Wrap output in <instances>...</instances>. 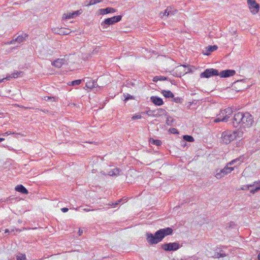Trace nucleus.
<instances>
[{
  "label": "nucleus",
  "mask_w": 260,
  "mask_h": 260,
  "mask_svg": "<svg viewBox=\"0 0 260 260\" xmlns=\"http://www.w3.org/2000/svg\"><path fill=\"white\" fill-rule=\"evenodd\" d=\"M159 78H158L159 81H164V80H168V78L166 77L162 76H159Z\"/></svg>",
  "instance_id": "79ce46f5"
},
{
  "label": "nucleus",
  "mask_w": 260,
  "mask_h": 260,
  "mask_svg": "<svg viewBox=\"0 0 260 260\" xmlns=\"http://www.w3.org/2000/svg\"><path fill=\"white\" fill-rule=\"evenodd\" d=\"M221 119H222V118L220 117V115L219 114L218 117L215 120V122H220V121H222V120H221Z\"/></svg>",
  "instance_id": "a18cd8bd"
},
{
  "label": "nucleus",
  "mask_w": 260,
  "mask_h": 260,
  "mask_svg": "<svg viewBox=\"0 0 260 260\" xmlns=\"http://www.w3.org/2000/svg\"><path fill=\"white\" fill-rule=\"evenodd\" d=\"M4 140H5V139L0 138V142L3 141Z\"/></svg>",
  "instance_id": "bf43d9fd"
},
{
  "label": "nucleus",
  "mask_w": 260,
  "mask_h": 260,
  "mask_svg": "<svg viewBox=\"0 0 260 260\" xmlns=\"http://www.w3.org/2000/svg\"><path fill=\"white\" fill-rule=\"evenodd\" d=\"M181 260H197L196 258L195 257H188L187 258H185V259H182Z\"/></svg>",
  "instance_id": "603ef678"
},
{
  "label": "nucleus",
  "mask_w": 260,
  "mask_h": 260,
  "mask_svg": "<svg viewBox=\"0 0 260 260\" xmlns=\"http://www.w3.org/2000/svg\"><path fill=\"white\" fill-rule=\"evenodd\" d=\"M16 42V41H15V39H13L10 42H8V44H14Z\"/></svg>",
  "instance_id": "5fc2aeb1"
},
{
  "label": "nucleus",
  "mask_w": 260,
  "mask_h": 260,
  "mask_svg": "<svg viewBox=\"0 0 260 260\" xmlns=\"http://www.w3.org/2000/svg\"><path fill=\"white\" fill-rule=\"evenodd\" d=\"M154 112V110H148L145 112L146 114H147L148 116H152L154 117V113L153 112Z\"/></svg>",
  "instance_id": "c9c22d12"
},
{
  "label": "nucleus",
  "mask_w": 260,
  "mask_h": 260,
  "mask_svg": "<svg viewBox=\"0 0 260 260\" xmlns=\"http://www.w3.org/2000/svg\"><path fill=\"white\" fill-rule=\"evenodd\" d=\"M161 248L167 251H175L180 248V245L177 242L169 243L162 244Z\"/></svg>",
  "instance_id": "0eeeda50"
},
{
  "label": "nucleus",
  "mask_w": 260,
  "mask_h": 260,
  "mask_svg": "<svg viewBox=\"0 0 260 260\" xmlns=\"http://www.w3.org/2000/svg\"><path fill=\"white\" fill-rule=\"evenodd\" d=\"M183 140L181 141L182 143L185 144V141L189 142H192L194 141V138L191 136L189 135H184L183 136Z\"/></svg>",
  "instance_id": "6ab92c4d"
},
{
  "label": "nucleus",
  "mask_w": 260,
  "mask_h": 260,
  "mask_svg": "<svg viewBox=\"0 0 260 260\" xmlns=\"http://www.w3.org/2000/svg\"><path fill=\"white\" fill-rule=\"evenodd\" d=\"M215 256L217 258L224 257L226 254L221 248H217L215 250Z\"/></svg>",
  "instance_id": "f3484780"
},
{
  "label": "nucleus",
  "mask_w": 260,
  "mask_h": 260,
  "mask_svg": "<svg viewBox=\"0 0 260 260\" xmlns=\"http://www.w3.org/2000/svg\"><path fill=\"white\" fill-rule=\"evenodd\" d=\"M191 71V69H188V71L187 72H186L185 73H187L188 72H190Z\"/></svg>",
  "instance_id": "052dcab7"
},
{
  "label": "nucleus",
  "mask_w": 260,
  "mask_h": 260,
  "mask_svg": "<svg viewBox=\"0 0 260 260\" xmlns=\"http://www.w3.org/2000/svg\"><path fill=\"white\" fill-rule=\"evenodd\" d=\"M121 19V15L115 16L111 18L105 19L104 21L102 22L101 25L104 27H107L109 25H113L115 23L119 22Z\"/></svg>",
  "instance_id": "20e7f679"
},
{
  "label": "nucleus",
  "mask_w": 260,
  "mask_h": 260,
  "mask_svg": "<svg viewBox=\"0 0 260 260\" xmlns=\"http://www.w3.org/2000/svg\"><path fill=\"white\" fill-rule=\"evenodd\" d=\"M236 74V71L234 70H225L222 71L220 73H219L218 76H219L221 78H227L231 76H234Z\"/></svg>",
  "instance_id": "9d476101"
},
{
  "label": "nucleus",
  "mask_w": 260,
  "mask_h": 260,
  "mask_svg": "<svg viewBox=\"0 0 260 260\" xmlns=\"http://www.w3.org/2000/svg\"><path fill=\"white\" fill-rule=\"evenodd\" d=\"M173 99V101L176 103H180V104H181L183 103V99L181 98H180V97H174V98H172Z\"/></svg>",
  "instance_id": "cd10ccee"
},
{
  "label": "nucleus",
  "mask_w": 260,
  "mask_h": 260,
  "mask_svg": "<svg viewBox=\"0 0 260 260\" xmlns=\"http://www.w3.org/2000/svg\"><path fill=\"white\" fill-rule=\"evenodd\" d=\"M234 167H229L227 165L223 169H221L219 171V172H217L215 174V177L217 179H220L225 175L230 173L233 170H234Z\"/></svg>",
  "instance_id": "6e6552de"
},
{
  "label": "nucleus",
  "mask_w": 260,
  "mask_h": 260,
  "mask_svg": "<svg viewBox=\"0 0 260 260\" xmlns=\"http://www.w3.org/2000/svg\"><path fill=\"white\" fill-rule=\"evenodd\" d=\"M182 66H183V67H185V68L187 67V66H186V65H183Z\"/></svg>",
  "instance_id": "e2e57ef3"
},
{
  "label": "nucleus",
  "mask_w": 260,
  "mask_h": 260,
  "mask_svg": "<svg viewBox=\"0 0 260 260\" xmlns=\"http://www.w3.org/2000/svg\"><path fill=\"white\" fill-rule=\"evenodd\" d=\"M141 117H142V116L141 115H136L132 117V119H133V120L139 119H141Z\"/></svg>",
  "instance_id": "a19ab883"
},
{
  "label": "nucleus",
  "mask_w": 260,
  "mask_h": 260,
  "mask_svg": "<svg viewBox=\"0 0 260 260\" xmlns=\"http://www.w3.org/2000/svg\"><path fill=\"white\" fill-rule=\"evenodd\" d=\"M65 61L66 60L64 59L58 58L52 62V65L56 68H60L61 67L62 64L64 63Z\"/></svg>",
  "instance_id": "ddd939ff"
},
{
  "label": "nucleus",
  "mask_w": 260,
  "mask_h": 260,
  "mask_svg": "<svg viewBox=\"0 0 260 260\" xmlns=\"http://www.w3.org/2000/svg\"><path fill=\"white\" fill-rule=\"evenodd\" d=\"M239 132L237 131H224L221 136L222 141L225 144H229L231 141L235 140L237 136V133Z\"/></svg>",
  "instance_id": "7ed1b4c3"
},
{
  "label": "nucleus",
  "mask_w": 260,
  "mask_h": 260,
  "mask_svg": "<svg viewBox=\"0 0 260 260\" xmlns=\"http://www.w3.org/2000/svg\"><path fill=\"white\" fill-rule=\"evenodd\" d=\"M258 191L257 190H255V187L254 188H252V189H251L250 190V192L251 193H252V194H254L256 192Z\"/></svg>",
  "instance_id": "8fccbe9b"
},
{
  "label": "nucleus",
  "mask_w": 260,
  "mask_h": 260,
  "mask_svg": "<svg viewBox=\"0 0 260 260\" xmlns=\"http://www.w3.org/2000/svg\"><path fill=\"white\" fill-rule=\"evenodd\" d=\"M257 258L258 260H260V251L259 253L258 254Z\"/></svg>",
  "instance_id": "13d9d810"
},
{
  "label": "nucleus",
  "mask_w": 260,
  "mask_h": 260,
  "mask_svg": "<svg viewBox=\"0 0 260 260\" xmlns=\"http://www.w3.org/2000/svg\"><path fill=\"white\" fill-rule=\"evenodd\" d=\"M17 260H25V255L23 254H19L16 256Z\"/></svg>",
  "instance_id": "2f4dec72"
},
{
  "label": "nucleus",
  "mask_w": 260,
  "mask_h": 260,
  "mask_svg": "<svg viewBox=\"0 0 260 260\" xmlns=\"http://www.w3.org/2000/svg\"><path fill=\"white\" fill-rule=\"evenodd\" d=\"M159 78V76H155L154 78H153V81L154 82H157L158 81H159V79L158 78Z\"/></svg>",
  "instance_id": "09e8293b"
},
{
  "label": "nucleus",
  "mask_w": 260,
  "mask_h": 260,
  "mask_svg": "<svg viewBox=\"0 0 260 260\" xmlns=\"http://www.w3.org/2000/svg\"><path fill=\"white\" fill-rule=\"evenodd\" d=\"M14 231H16V232H21V230H20V229H11V231H10V232H14Z\"/></svg>",
  "instance_id": "3c124183"
},
{
  "label": "nucleus",
  "mask_w": 260,
  "mask_h": 260,
  "mask_svg": "<svg viewBox=\"0 0 260 260\" xmlns=\"http://www.w3.org/2000/svg\"><path fill=\"white\" fill-rule=\"evenodd\" d=\"M233 114V110L231 108L228 107L223 110H221L219 113L220 117L222 118L221 120L223 122H227L229 120V118Z\"/></svg>",
  "instance_id": "423d86ee"
},
{
  "label": "nucleus",
  "mask_w": 260,
  "mask_h": 260,
  "mask_svg": "<svg viewBox=\"0 0 260 260\" xmlns=\"http://www.w3.org/2000/svg\"><path fill=\"white\" fill-rule=\"evenodd\" d=\"M150 101L156 106H161L164 104L162 99L158 96H152L150 98Z\"/></svg>",
  "instance_id": "f8f14e48"
},
{
  "label": "nucleus",
  "mask_w": 260,
  "mask_h": 260,
  "mask_svg": "<svg viewBox=\"0 0 260 260\" xmlns=\"http://www.w3.org/2000/svg\"><path fill=\"white\" fill-rule=\"evenodd\" d=\"M244 89H239L238 91H240V90L242 91V90H244Z\"/></svg>",
  "instance_id": "680f3d73"
},
{
  "label": "nucleus",
  "mask_w": 260,
  "mask_h": 260,
  "mask_svg": "<svg viewBox=\"0 0 260 260\" xmlns=\"http://www.w3.org/2000/svg\"><path fill=\"white\" fill-rule=\"evenodd\" d=\"M85 210L86 211H89V210H87V209H85Z\"/></svg>",
  "instance_id": "0e129e2a"
},
{
  "label": "nucleus",
  "mask_w": 260,
  "mask_h": 260,
  "mask_svg": "<svg viewBox=\"0 0 260 260\" xmlns=\"http://www.w3.org/2000/svg\"><path fill=\"white\" fill-rule=\"evenodd\" d=\"M253 184L255 185V190L259 191L260 190V180L258 181H255Z\"/></svg>",
  "instance_id": "473e14b6"
},
{
  "label": "nucleus",
  "mask_w": 260,
  "mask_h": 260,
  "mask_svg": "<svg viewBox=\"0 0 260 260\" xmlns=\"http://www.w3.org/2000/svg\"><path fill=\"white\" fill-rule=\"evenodd\" d=\"M91 86H93V88L97 87L99 86L97 81H95L94 80L92 81V85Z\"/></svg>",
  "instance_id": "ea45409f"
},
{
  "label": "nucleus",
  "mask_w": 260,
  "mask_h": 260,
  "mask_svg": "<svg viewBox=\"0 0 260 260\" xmlns=\"http://www.w3.org/2000/svg\"><path fill=\"white\" fill-rule=\"evenodd\" d=\"M15 189L16 191L24 194H27L28 193V191L27 190V189L21 184L17 185L15 187Z\"/></svg>",
  "instance_id": "4468645a"
},
{
  "label": "nucleus",
  "mask_w": 260,
  "mask_h": 260,
  "mask_svg": "<svg viewBox=\"0 0 260 260\" xmlns=\"http://www.w3.org/2000/svg\"><path fill=\"white\" fill-rule=\"evenodd\" d=\"M119 172H120L119 169H118L117 168H115L113 169L110 170L108 172V175L109 176H117L119 174Z\"/></svg>",
  "instance_id": "aec40b11"
},
{
  "label": "nucleus",
  "mask_w": 260,
  "mask_h": 260,
  "mask_svg": "<svg viewBox=\"0 0 260 260\" xmlns=\"http://www.w3.org/2000/svg\"><path fill=\"white\" fill-rule=\"evenodd\" d=\"M170 132L173 134H175L177 133V130L175 128H171L170 129Z\"/></svg>",
  "instance_id": "c03bdc74"
},
{
  "label": "nucleus",
  "mask_w": 260,
  "mask_h": 260,
  "mask_svg": "<svg viewBox=\"0 0 260 260\" xmlns=\"http://www.w3.org/2000/svg\"><path fill=\"white\" fill-rule=\"evenodd\" d=\"M70 32L71 31L69 29L66 28H61L58 30V32H57V34L60 35H67L70 34Z\"/></svg>",
  "instance_id": "4be33fe9"
},
{
  "label": "nucleus",
  "mask_w": 260,
  "mask_h": 260,
  "mask_svg": "<svg viewBox=\"0 0 260 260\" xmlns=\"http://www.w3.org/2000/svg\"><path fill=\"white\" fill-rule=\"evenodd\" d=\"M10 231H9V229H6L5 230V233H9Z\"/></svg>",
  "instance_id": "4d7b16f0"
},
{
  "label": "nucleus",
  "mask_w": 260,
  "mask_h": 260,
  "mask_svg": "<svg viewBox=\"0 0 260 260\" xmlns=\"http://www.w3.org/2000/svg\"><path fill=\"white\" fill-rule=\"evenodd\" d=\"M159 17H160L161 19H164V20L166 19V18H165V15H164L163 12H160V13H159Z\"/></svg>",
  "instance_id": "49530a36"
},
{
  "label": "nucleus",
  "mask_w": 260,
  "mask_h": 260,
  "mask_svg": "<svg viewBox=\"0 0 260 260\" xmlns=\"http://www.w3.org/2000/svg\"><path fill=\"white\" fill-rule=\"evenodd\" d=\"M172 234L173 229L171 228L161 229L157 231L154 234L147 233L146 240L150 245L156 244L161 241L166 236L171 235Z\"/></svg>",
  "instance_id": "f03ea898"
},
{
  "label": "nucleus",
  "mask_w": 260,
  "mask_h": 260,
  "mask_svg": "<svg viewBox=\"0 0 260 260\" xmlns=\"http://www.w3.org/2000/svg\"><path fill=\"white\" fill-rule=\"evenodd\" d=\"M53 99V101L55 100V98L53 96H44V100L45 101H49V100H52Z\"/></svg>",
  "instance_id": "58836bf2"
},
{
  "label": "nucleus",
  "mask_w": 260,
  "mask_h": 260,
  "mask_svg": "<svg viewBox=\"0 0 260 260\" xmlns=\"http://www.w3.org/2000/svg\"><path fill=\"white\" fill-rule=\"evenodd\" d=\"M174 119L171 116H168L166 120V124L169 126L173 125Z\"/></svg>",
  "instance_id": "bb28decb"
},
{
  "label": "nucleus",
  "mask_w": 260,
  "mask_h": 260,
  "mask_svg": "<svg viewBox=\"0 0 260 260\" xmlns=\"http://www.w3.org/2000/svg\"><path fill=\"white\" fill-rule=\"evenodd\" d=\"M92 85V81L86 83V86L88 88H93V86H91Z\"/></svg>",
  "instance_id": "37998d69"
},
{
  "label": "nucleus",
  "mask_w": 260,
  "mask_h": 260,
  "mask_svg": "<svg viewBox=\"0 0 260 260\" xmlns=\"http://www.w3.org/2000/svg\"><path fill=\"white\" fill-rule=\"evenodd\" d=\"M253 123V117L249 112H238L234 114L232 119L233 125L235 127L239 126L250 127Z\"/></svg>",
  "instance_id": "f257e3e1"
},
{
  "label": "nucleus",
  "mask_w": 260,
  "mask_h": 260,
  "mask_svg": "<svg viewBox=\"0 0 260 260\" xmlns=\"http://www.w3.org/2000/svg\"><path fill=\"white\" fill-rule=\"evenodd\" d=\"M13 78L12 74L11 75L7 76L6 78H4L0 80V82H3L5 80H9L10 78Z\"/></svg>",
  "instance_id": "e433bc0d"
},
{
  "label": "nucleus",
  "mask_w": 260,
  "mask_h": 260,
  "mask_svg": "<svg viewBox=\"0 0 260 260\" xmlns=\"http://www.w3.org/2000/svg\"><path fill=\"white\" fill-rule=\"evenodd\" d=\"M61 210L62 212L65 213L68 211L69 209L66 207H64L61 209Z\"/></svg>",
  "instance_id": "de8ad7c7"
},
{
  "label": "nucleus",
  "mask_w": 260,
  "mask_h": 260,
  "mask_svg": "<svg viewBox=\"0 0 260 260\" xmlns=\"http://www.w3.org/2000/svg\"><path fill=\"white\" fill-rule=\"evenodd\" d=\"M124 101H127L129 100H133L134 99V96L133 95H130L129 94L127 93L126 94H124Z\"/></svg>",
  "instance_id": "7c9ffc66"
},
{
  "label": "nucleus",
  "mask_w": 260,
  "mask_h": 260,
  "mask_svg": "<svg viewBox=\"0 0 260 260\" xmlns=\"http://www.w3.org/2000/svg\"><path fill=\"white\" fill-rule=\"evenodd\" d=\"M27 37V35L25 34L24 36H18L15 39V41H16L18 43H20L25 40V38Z\"/></svg>",
  "instance_id": "b1692460"
},
{
  "label": "nucleus",
  "mask_w": 260,
  "mask_h": 260,
  "mask_svg": "<svg viewBox=\"0 0 260 260\" xmlns=\"http://www.w3.org/2000/svg\"><path fill=\"white\" fill-rule=\"evenodd\" d=\"M219 72L217 70L211 68V69H207L203 72L201 73L200 77L205 78H209L212 77L218 76Z\"/></svg>",
  "instance_id": "39448f33"
},
{
  "label": "nucleus",
  "mask_w": 260,
  "mask_h": 260,
  "mask_svg": "<svg viewBox=\"0 0 260 260\" xmlns=\"http://www.w3.org/2000/svg\"><path fill=\"white\" fill-rule=\"evenodd\" d=\"M100 14L101 15H105L108 13H114L116 12V10L113 8L108 7L105 9H101L100 10Z\"/></svg>",
  "instance_id": "dca6fc26"
},
{
  "label": "nucleus",
  "mask_w": 260,
  "mask_h": 260,
  "mask_svg": "<svg viewBox=\"0 0 260 260\" xmlns=\"http://www.w3.org/2000/svg\"><path fill=\"white\" fill-rule=\"evenodd\" d=\"M122 201V199H121L118 201H117L114 204L113 203L112 206H113V207L115 208L118 205H119L120 204V203L121 202V201Z\"/></svg>",
  "instance_id": "4c0bfd02"
},
{
  "label": "nucleus",
  "mask_w": 260,
  "mask_h": 260,
  "mask_svg": "<svg viewBox=\"0 0 260 260\" xmlns=\"http://www.w3.org/2000/svg\"><path fill=\"white\" fill-rule=\"evenodd\" d=\"M218 47L216 45H210L207 47L206 52L204 53L205 55H209L212 52L216 50Z\"/></svg>",
  "instance_id": "a211bd4d"
},
{
  "label": "nucleus",
  "mask_w": 260,
  "mask_h": 260,
  "mask_svg": "<svg viewBox=\"0 0 260 260\" xmlns=\"http://www.w3.org/2000/svg\"><path fill=\"white\" fill-rule=\"evenodd\" d=\"M254 186V184H250V185H243L241 187V189L243 190H248L249 189L250 187H253Z\"/></svg>",
  "instance_id": "c756f323"
},
{
  "label": "nucleus",
  "mask_w": 260,
  "mask_h": 260,
  "mask_svg": "<svg viewBox=\"0 0 260 260\" xmlns=\"http://www.w3.org/2000/svg\"><path fill=\"white\" fill-rule=\"evenodd\" d=\"M150 143H151L152 144L155 145L156 146H160L162 144L160 140H154L153 139L150 140Z\"/></svg>",
  "instance_id": "a878e982"
},
{
  "label": "nucleus",
  "mask_w": 260,
  "mask_h": 260,
  "mask_svg": "<svg viewBox=\"0 0 260 260\" xmlns=\"http://www.w3.org/2000/svg\"><path fill=\"white\" fill-rule=\"evenodd\" d=\"M241 162L242 161L240 160V158H237L229 162L228 165L232 166L235 165V167H237V166L240 165Z\"/></svg>",
  "instance_id": "412c9836"
},
{
  "label": "nucleus",
  "mask_w": 260,
  "mask_h": 260,
  "mask_svg": "<svg viewBox=\"0 0 260 260\" xmlns=\"http://www.w3.org/2000/svg\"><path fill=\"white\" fill-rule=\"evenodd\" d=\"M167 15H169V16H171L176 14L177 10L175 9H173L171 7H167Z\"/></svg>",
  "instance_id": "393cba45"
},
{
  "label": "nucleus",
  "mask_w": 260,
  "mask_h": 260,
  "mask_svg": "<svg viewBox=\"0 0 260 260\" xmlns=\"http://www.w3.org/2000/svg\"><path fill=\"white\" fill-rule=\"evenodd\" d=\"M21 73H22L21 72H17V71L16 72H14L13 73H12V75L13 78H16L19 76V75L21 74Z\"/></svg>",
  "instance_id": "f704fd0d"
},
{
  "label": "nucleus",
  "mask_w": 260,
  "mask_h": 260,
  "mask_svg": "<svg viewBox=\"0 0 260 260\" xmlns=\"http://www.w3.org/2000/svg\"><path fill=\"white\" fill-rule=\"evenodd\" d=\"M81 82L82 80L81 79L75 80L72 81L71 84L69 85L72 86L78 85L81 84Z\"/></svg>",
  "instance_id": "c85d7f7f"
},
{
  "label": "nucleus",
  "mask_w": 260,
  "mask_h": 260,
  "mask_svg": "<svg viewBox=\"0 0 260 260\" xmlns=\"http://www.w3.org/2000/svg\"><path fill=\"white\" fill-rule=\"evenodd\" d=\"M153 113H154V117H159L162 115H166L167 112L164 109L159 108L156 110H154V112H153Z\"/></svg>",
  "instance_id": "2eb2a0df"
},
{
  "label": "nucleus",
  "mask_w": 260,
  "mask_h": 260,
  "mask_svg": "<svg viewBox=\"0 0 260 260\" xmlns=\"http://www.w3.org/2000/svg\"><path fill=\"white\" fill-rule=\"evenodd\" d=\"M82 13V10L81 9L75 11L73 12L72 13H69L67 14H64L63 15V18L66 19H69L73 18H75L79 15H80Z\"/></svg>",
  "instance_id": "9b49d317"
},
{
  "label": "nucleus",
  "mask_w": 260,
  "mask_h": 260,
  "mask_svg": "<svg viewBox=\"0 0 260 260\" xmlns=\"http://www.w3.org/2000/svg\"><path fill=\"white\" fill-rule=\"evenodd\" d=\"M83 233V230L81 229H80L79 230V231H78V234L79 236L81 235V234Z\"/></svg>",
  "instance_id": "6e6d98bb"
},
{
  "label": "nucleus",
  "mask_w": 260,
  "mask_h": 260,
  "mask_svg": "<svg viewBox=\"0 0 260 260\" xmlns=\"http://www.w3.org/2000/svg\"><path fill=\"white\" fill-rule=\"evenodd\" d=\"M100 2H101L100 0H90L89 3L88 4H87L86 6H89L93 5L96 4Z\"/></svg>",
  "instance_id": "72a5a7b5"
},
{
  "label": "nucleus",
  "mask_w": 260,
  "mask_h": 260,
  "mask_svg": "<svg viewBox=\"0 0 260 260\" xmlns=\"http://www.w3.org/2000/svg\"><path fill=\"white\" fill-rule=\"evenodd\" d=\"M162 93L163 94L164 96L167 98H174V94L170 90H164L162 91Z\"/></svg>",
  "instance_id": "5701e85b"
},
{
  "label": "nucleus",
  "mask_w": 260,
  "mask_h": 260,
  "mask_svg": "<svg viewBox=\"0 0 260 260\" xmlns=\"http://www.w3.org/2000/svg\"><path fill=\"white\" fill-rule=\"evenodd\" d=\"M163 13H164V15H165V16L166 19L167 18V17L169 16V15H167V9L164 11Z\"/></svg>",
  "instance_id": "864d4df0"
},
{
  "label": "nucleus",
  "mask_w": 260,
  "mask_h": 260,
  "mask_svg": "<svg viewBox=\"0 0 260 260\" xmlns=\"http://www.w3.org/2000/svg\"><path fill=\"white\" fill-rule=\"evenodd\" d=\"M249 8L253 14L257 13L259 9V5L254 0H247Z\"/></svg>",
  "instance_id": "1a4fd4ad"
}]
</instances>
